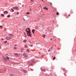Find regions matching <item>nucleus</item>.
<instances>
[{"label": "nucleus", "mask_w": 76, "mask_h": 76, "mask_svg": "<svg viewBox=\"0 0 76 76\" xmlns=\"http://www.w3.org/2000/svg\"><path fill=\"white\" fill-rule=\"evenodd\" d=\"M42 1H43V2H44V1H43V0H42Z\"/></svg>", "instance_id": "obj_43"}, {"label": "nucleus", "mask_w": 76, "mask_h": 76, "mask_svg": "<svg viewBox=\"0 0 76 76\" xmlns=\"http://www.w3.org/2000/svg\"><path fill=\"white\" fill-rule=\"evenodd\" d=\"M10 76H12V74H10Z\"/></svg>", "instance_id": "obj_34"}, {"label": "nucleus", "mask_w": 76, "mask_h": 76, "mask_svg": "<svg viewBox=\"0 0 76 76\" xmlns=\"http://www.w3.org/2000/svg\"><path fill=\"white\" fill-rule=\"evenodd\" d=\"M22 7H24V6L23 5H22Z\"/></svg>", "instance_id": "obj_39"}, {"label": "nucleus", "mask_w": 76, "mask_h": 76, "mask_svg": "<svg viewBox=\"0 0 76 76\" xmlns=\"http://www.w3.org/2000/svg\"><path fill=\"white\" fill-rule=\"evenodd\" d=\"M42 15H43V16H44V14H42Z\"/></svg>", "instance_id": "obj_46"}, {"label": "nucleus", "mask_w": 76, "mask_h": 76, "mask_svg": "<svg viewBox=\"0 0 76 76\" xmlns=\"http://www.w3.org/2000/svg\"><path fill=\"white\" fill-rule=\"evenodd\" d=\"M15 45V46L16 47V46H17V45Z\"/></svg>", "instance_id": "obj_33"}, {"label": "nucleus", "mask_w": 76, "mask_h": 76, "mask_svg": "<svg viewBox=\"0 0 76 76\" xmlns=\"http://www.w3.org/2000/svg\"><path fill=\"white\" fill-rule=\"evenodd\" d=\"M11 10H13V9H12V8H11Z\"/></svg>", "instance_id": "obj_44"}, {"label": "nucleus", "mask_w": 76, "mask_h": 76, "mask_svg": "<svg viewBox=\"0 0 76 76\" xmlns=\"http://www.w3.org/2000/svg\"><path fill=\"white\" fill-rule=\"evenodd\" d=\"M21 71H23V72H24L25 73H26V71L25 70L23 69H22Z\"/></svg>", "instance_id": "obj_7"}, {"label": "nucleus", "mask_w": 76, "mask_h": 76, "mask_svg": "<svg viewBox=\"0 0 76 76\" xmlns=\"http://www.w3.org/2000/svg\"><path fill=\"white\" fill-rule=\"evenodd\" d=\"M23 55L24 56V57H26V58H28V55H27L26 54H25V53H24L23 54Z\"/></svg>", "instance_id": "obj_3"}, {"label": "nucleus", "mask_w": 76, "mask_h": 76, "mask_svg": "<svg viewBox=\"0 0 76 76\" xmlns=\"http://www.w3.org/2000/svg\"><path fill=\"white\" fill-rule=\"evenodd\" d=\"M31 47H32V45H31Z\"/></svg>", "instance_id": "obj_42"}, {"label": "nucleus", "mask_w": 76, "mask_h": 76, "mask_svg": "<svg viewBox=\"0 0 76 76\" xmlns=\"http://www.w3.org/2000/svg\"><path fill=\"white\" fill-rule=\"evenodd\" d=\"M32 10H33V9H32H32H30V11H32Z\"/></svg>", "instance_id": "obj_23"}, {"label": "nucleus", "mask_w": 76, "mask_h": 76, "mask_svg": "<svg viewBox=\"0 0 76 76\" xmlns=\"http://www.w3.org/2000/svg\"><path fill=\"white\" fill-rule=\"evenodd\" d=\"M26 15H29V12H28L26 13Z\"/></svg>", "instance_id": "obj_17"}, {"label": "nucleus", "mask_w": 76, "mask_h": 76, "mask_svg": "<svg viewBox=\"0 0 76 76\" xmlns=\"http://www.w3.org/2000/svg\"><path fill=\"white\" fill-rule=\"evenodd\" d=\"M48 51H50V50H48Z\"/></svg>", "instance_id": "obj_38"}, {"label": "nucleus", "mask_w": 76, "mask_h": 76, "mask_svg": "<svg viewBox=\"0 0 76 76\" xmlns=\"http://www.w3.org/2000/svg\"><path fill=\"white\" fill-rule=\"evenodd\" d=\"M45 34L43 36L44 38H45Z\"/></svg>", "instance_id": "obj_29"}, {"label": "nucleus", "mask_w": 76, "mask_h": 76, "mask_svg": "<svg viewBox=\"0 0 76 76\" xmlns=\"http://www.w3.org/2000/svg\"><path fill=\"white\" fill-rule=\"evenodd\" d=\"M4 14H5V11L4 12Z\"/></svg>", "instance_id": "obj_36"}, {"label": "nucleus", "mask_w": 76, "mask_h": 76, "mask_svg": "<svg viewBox=\"0 0 76 76\" xmlns=\"http://www.w3.org/2000/svg\"><path fill=\"white\" fill-rule=\"evenodd\" d=\"M7 41H5L4 42V43H7Z\"/></svg>", "instance_id": "obj_21"}, {"label": "nucleus", "mask_w": 76, "mask_h": 76, "mask_svg": "<svg viewBox=\"0 0 76 76\" xmlns=\"http://www.w3.org/2000/svg\"><path fill=\"white\" fill-rule=\"evenodd\" d=\"M30 65V66H33V64H31Z\"/></svg>", "instance_id": "obj_26"}, {"label": "nucleus", "mask_w": 76, "mask_h": 76, "mask_svg": "<svg viewBox=\"0 0 76 76\" xmlns=\"http://www.w3.org/2000/svg\"><path fill=\"white\" fill-rule=\"evenodd\" d=\"M51 49H53V48H51Z\"/></svg>", "instance_id": "obj_47"}, {"label": "nucleus", "mask_w": 76, "mask_h": 76, "mask_svg": "<svg viewBox=\"0 0 76 76\" xmlns=\"http://www.w3.org/2000/svg\"><path fill=\"white\" fill-rule=\"evenodd\" d=\"M59 15V13H58V12H57L56 13V15Z\"/></svg>", "instance_id": "obj_19"}, {"label": "nucleus", "mask_w": 76, "mask_h": 76, "mask_svg": "<svg viewBox=\"0 0 76 76\" xmlns=\"http://www.w3.org/2000/svg\"><path fill=\"white\" fill-rule=\"evenodd\" d=\"M3 27V26H0V28H2Z\"/></svg>", "instance_id": "obj_24"}, {"label": "nucleus", "mask_w": 76, "mask_h": 76, "mask_svg": "<svg viewBox=\"0 0 76 76\" xmlns=\"http://www.w3.org/2000/svg\"><path fill=\"white\" fill-rule=\"evenodd\" d=\"M19 12H18L17 13V15H18V14H19Z\"/></svg>", "instance_id": "obj_28"}, {"label": "nucleus", "mask_w": 76, "mask_h": 76, "mask_svg": "<svg viewBox=\"0 0 76 76\" xmlns=\"http://www.w3.org/2000/svg\"><path fill=\"white\" fill-rule=\"evenodd\" d=\"M50 40H52V39H50Z\"/></svg>", "instance_id": "obj_37"}, {"label": "nucleus", "mask_w": 76, "mask_h": 76, "mask_svg": "<svg viewBox=\"0 0 76 76\" xmlns=\"http://www.w3.org/2000/svg\"><path fill=\"white\" fill-rule=\"evenodd\" d=\"M14 49H15V50H17V48H16L15 47H14Z\"/></svg>", "instance_id": "obj_25"}, {"label": "nucleus", "mask_w": 76, "mask_h": 76, "mask_svg": "<svg viewBox=\"0 0 76 76\" xmlns=\"http://www.w3.org/2000/svg\"><path fill=\"white\" fill-rule=\"evenodd\" d=\"M0 49H1V47L0 46Z\"/></svg>", "instance_id": "obj_45"}, {"label": "nucleus", "mask_w": 76, "mask_h": 76, "mask_svg": "<svg viewBox=\"0 0 76 76\" xmlns=\"http://www.w3.org/2000/svg\"><path fill=\"white\" fill-rule=\"evenodd\" d=\"M6 58L7 60H9V58L7 56V57H6Z\"/></svg>", "instance_id": "obj_8"}, {"label": "nucleus", "mask_w": 76, "mask_h": 76, "mask_svg": "<svg viewBox=\"0 0 76 76\" xmlns=\"http://www.w3.org/2000/svg\"><path fill=\"white\" fill-rule=\"evenodd\" d=\"M7 18H10V15H7Z\"/></svg>", "instance_id": "obj_13"}, {"label": "nucleus", "mask_w": 76, "mask_h": 76, "mask_svg": "<svg viewBox=\"0 0 76 76\" xmlns=\"http://www.w3.org/2000/svg\"><path fill=\"white\" fill-rule=\"evenodd\" d=\"M14 55L15 57H18L19 56V54L18 53H14Z\"/></svg>", "instance_id": "obj_4"}, {"label": "nucleus", "mask_w": 76, "mask_h": 76, "mask_svg": "<svg viewBox=\"0 0 76 76\" xmlns=\"http://www.w3.org/2000/svg\"><path fill=\"white\" fill-rule=\"evenodd\" d=\"M12 12H14V10H12Z\"/></svg>", "instance_id": "obj_31"}, {"label": "nucleus", "mask_w": 76, "mask_h": 76, "mask_svg": "<svg viewBox=\"0 0 76 76\" xmlns=\"http://www.w3.org/2000/svg\"><path fill=\"white\" fill-rule=\"evenodd\" d=\"M31 1H34L33 0H31Z\"/></svg>", "instance_id": "obj_35"}, {"label": "nucleus", "mask_w": 76, "mask_h": 76, "mask_svg": "<svg viewBox=\"0 0 76 76\" xmlns=\"http://www.w3.org/2000/svg\"><path fill=\"white\" fill-rule=\"evenodd\" d=\"M26 31L27 32V34L28 36L29 37H31L32 35H31V30L29 28H27L26 29Z\"/></svg>", "instance_id": "obj_1"}, {"label": "nucleus", "mask_w": 76, "mask_h": 76, "mask_svg": "<svg viewBox=\"0 0 76 76\" xmlns=\"http://www.w3.org/2000/svg\"><path fill=\"white\" fill-rule=\"evenodd\" d=\"M43 18H44V16L43 17Z\"/></svg>", "instance_id": "obj_49"}, {"label": "nucleus", "mask_w": 76, "mask_h": 76, "mask_svg": "<svg viewBox=\"0 0 76 76\" xmlns=\"http://www.w3.org/2000/svg\"><path fill=\"white\" fill-rule=\"evenodd\" d=\"M23 50H24V49H21V52H22H22H23Z\"/></svg>", "instance_id": "obj_12"}, {"label": "nucleus", "mask_w": 76, "mask_h": 76, "mask_svg": "<svg viewBox=\"0 0 76 76\" xmlns=\"http://www.w3.org/2000/svg\"><path fill=\"white\" fill-rule=\"evenodd\" d=\"M15 8V7H14L13 8V9H14V8Z\"/></svg>", "instance_id": "obj_41"}, {"label": "nucleus", "mask_w": 76, "mask_h": 76, "mask_svg": "<svg viewBox=\"0 0 76 76\" xmlns=\"http://www.w3.org/2000/svg\"><path fill=\"white\" fill-rule=\"evenodd\" d=\"M39 31H41V30H39Z\"/></svg>", "instance_id": "obj_51"}, {"label": "nucleus", "mask_w": 76, "mask_h": 76, "mask_svg": "<svg viewBox=\"0 0 76 76\" xmlns=\"http://www.w3.org/2000/svg\"><path fill=\"white\" fill-rule=\"evenodd\" d=\"M6 39H7L8 40H9V39H12V37H9L7 36L6 37Z\"/></svg>", "instance_id": "obj_2"}, {"label": "nucleus", "mask_w": 76, "mask_h": 76, "mask_svg": "<svg viewBox=\"0 0 76 76\" xmlns=\"http://www.w3.org/2000/svg\"><path fill=\"white\" fill-rule=\"evenodd\" d=\"M43 71L44 72H45V69H44Z\"/></svg>", "instance_id": "obj_22"}, {"label": "nucleus", "mask_w": 76, "mask_h": 76, "mask_svg": "<svg viewBox=\"0 0 76 76\" xmlns=\"http://www.w3.org/2000/svg\"><path fill=\"white\" fill-rule=\"evenodd\" d=\"M1 16H4V15L2 14H1Z\"/></svg>", "instance_id": "obj_16"}, {"label": "nucleus", "mask_w": 76, "mask_h": 76, "mask_svg": "<svg viewBox=\"0 0 76 76\" xmlns=\"http://www.w3.org/2000/svg\"><path fill=\"white\" fill-rule=\"evenodd\" d=\"M24 19V21H25V19Z\"/></svg>", "instance_id": "obj_40"}, {"label": "nucleus", "mask_w": 76, "mask_h": 76, "mask_svg": "<svg viewBox=\"0 0 76 76\" xmlns=\"http://www.w3.org/2000/svg\"><path fill=\"white\" fill-rule=\"evenodd\" d=\"M3 58L4 60L5 61L6 60V58H5V57H3Z\"/></svg>", "instance_id": "obj_18"}, {"label": "nucleus", "mask_w": 76, "mask_h": 76, "mask_svg": "<svg viewBox=\"0 0 76 76\" xmlns=\"http://www.w3.org/2000/svg\"><path fill=\"white\" fill-rule=\"evenodd\" d=\"M56 58V57L54 56V58H53V59L54 60H55V59Z\"/></svg>", "instance_id": "obj_20"}, {"label": "nucleus", "mask_w": 76, "mask_h": 76, "mask_svg": "<svg viewBox=\"0 0 76 76\" xmlns=\"http://www.w3.org/2000/svg\"><path fill=\"white\" fill-rule=\"evenodd\" d=\"M7 55H8L7 54Z\"/></svg>", "instance_id": "obj_50"}, {"label": "nucleus", "mask_w": 76, "mask_h": 76, "mask_svg": "<svg viewBox=\"0 0 76 76\" xmlns=\"http://www.w3.org/2000/svg\"><path fill=\"white\" fill-rule=\"evenodd\" d=\"M5 12H6V13H8V12H7V11H5Z\"/></svg>", "instance_id": "obj_27"}, {"label": "nucleus", "mask_w": 76, "mask_h": 76, "mask_svg": "<svg viewBox=\"0 0 76 76\" xmlns=\"http://www.w3.org/2000/svg\"><path fill=\"white\" fill-rule=\"evenodd\" d=\"M32 32L33 34H34V33H35V29H33L32 30Z\"/></svg>", "instance_id": "obj_6"}, {"label": "nucleus", "mask_w": 76, "mask_h": 76, "mask_svg": "<svg viewBox=\"0 0 76 76\" xmlns=\"http://www.w3.org/2000/svg\"><path fill=\"white\" fill-rule=\"evenodd\" d=\"M4 40L3 39H2V40Z\"/></svg>", "instance_id": "obj_48"}, {"label": "nucleus", "mask_w": 76, "mask_h": 76, "mask_svg": "<svg viewBox=\"0 0 76 76\" xmlns=\"http://www.w3.org/2000/svg\"><path fill=\"white\" fill-rule=\"evenodd\" d=\"M24 37H25V38H26V35H25L24 36Z\"/></svg>", "instance_id": "obj_30"}, {"label": "nucleus", "mask_w": 76, "mask_h": 76, "mask_svg": "<svg viewBox=\"0 0 76 76\" xmlns=\"http://www.w3.org/2000/svg\"><path fill=\"white\" fill-rule=\"evenodd\" d=\"M9 36H10V37H12V36H13V35L12 34H10L9 35Z\"/></svg>", "instance_id": "obj_14"}, {"label": "nucleus", "mask_w": 76, "mask_h": 76, "mask_svg": "<svg viewBox=\"0 0 76 76\" xmlns=\"http://www.w3.org/2000/svg\"><path fill=\"white\" fill-rule=\"evenodd\" d=\"M26 51H27V52H29V50L28 49H27Z\"/></svg>", "instance_id": "obj_15"}, {"label": "nucleus", "mask_w": 76, "mask_h": 76, "mask_svg": "<svg viewBox=\"0 0 76 76\" xmlns=\"http://www.w3.org/2000/svg\"><path fill=\"white\" fill-rule=\"evenodd\" d=\"M27 41L26 40L23 41V42H24V43H26V42Z\"/></svg>", "instance_id": "obj_11"}, {"label": "nucleus", "mask_w": 76, "mask_h": 76, "mask_svg": "<svg viewBox=\"0 0 76 76\" xmlns=\"http://www.w3.org/2000/svg\"><path fill=\"white\" fill-rule=\"evenodd\" d=\"M25 48H28V46L26 45H25Z\"/></svg>", "instance_id": "obj_9"}, {"label": "nucleus", "mask_w": 76, "mask_h": 76, "mask_svg": "<svg viewBox=\"0 0 76 76\" xmlns=\"http://www.w3.org/2000/svg\"><path fill=\"white\" fill-rule=\"evenodd\" d=\"M15 9L16 10H18L19 9V8H18V7H15Z\"/></svg>", "instance_id": "obj_10"}, {"label": "nucleus", "mask_w": 76, "mask_h": 76, "mask_svg": "<svg viewBox=\"0 0 76 76\" xmlns=\"http://www.w3.org/2000/svg\"><path fill=\"white\" fill-rule=\"evenodd\" d=\"M50 4H51V5H53V4H52V3H50Z\"/></svg>", "instance_id": "obj_32"}, {"label": "nucleus", "mask_w": 76, "mask_h": 76, "mask_svg": "<svg viewBox=\"0 0 76 76\" xmlns=\"http://www.w3.org/2000/svg\"><path fill=\"white\" fill-rule=\"evenodd\" d=\"M43 9L45 10H48V8H46V7H43Z\"/></svg>", "instance_id": "obj_5"}]
</instances>
